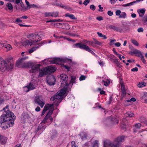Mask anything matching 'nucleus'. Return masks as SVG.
Returning a JSON list of instances; mask_svg holds the SVG:
<instances>
[{
  "label": "nucleus",
  "instance_id": "nucleus-18",
  "mask_svg": "<svg viewBox=\"0 0 147 147\" xmlns=\"http://www.w3.org/2000/svg\"><path fill=\"white\" fill-rule=\"evenodd\" d=\"M54 110V108L53 107L49 111L47 115L44 118V120H47L50 117L51 115L53 113Z\"/></svg>",
  "mask_w": 147,
  "mask_h": 147
},
{
  "label": "nucleus",
  "instance_id": "nucleus-26",
  "mask_svg": "<svg viewBox=\"0 0 147 147\" xmlns=\"http://www.w3.org/2000/svg\"><path fill=\"white\" fill-rule=\"evenodd\" d=\"M65 16L69 17L72 19L76 20V19L74 16L73 14H69L68 13H66L65 14Z\"/></svg>",
  "mask_w": 147,
  "mask_h": 147
},
{
  "label": "nucleus",
  "instance_id": "nucleus-53",
  "mask_svg": "<svg viewBox=\"0 0 147 147\" xmlns=\"http://www.w3.org/2000/svg\"><path fill=\"white\" fill-rule=\"evenodd\" d=\"M137 31L138 32H143L144 31V29L142 28H139L138 29Z\"/></svg>",
  "mask_w": 147,
  "mask_h": 147
},
{
  "label": "nucleus",
  "instance_id": "nucleus-56",
  "mask_svg": "<svg viewBox=\"0 0 147 147\" xmlns=\"http://www.w3.org/2000/svg\"><path fill=\"white\" fill-rule=\"evenodd\" d=\"M140 58L142 62L144 63H146V61L144 58V56L143 55L141 57H140Z\"/></svg>",
  "mask_w": 147,
  "mask_h": 147
},
{
  "label": "nucleus",
  "instance_id": "nucleus-19",
  "mask_svg": "<svg viewBox=\"0 0 147 147\" xmlns=\"http://www.w3.org/2000/svg\"><path fill=\"white\" fill-rule=\"evenodd\" d=\"M79 135L82 140H84L86 139L87 134L85 132H81L79 134Z\"/></svg>",
  "mask_w": 147,
  "mask_h": 147
},
{
  "label": "nucleus",
  "instance_id": "nucleus-22",
  "mask_svg": "<svg viewBox=\"0 0 147 147\" xmlns=\"http://www.w3.org/2000/svg\"><path fill=\"white\" fill-rule=\"evenodd\" d=\"M145 9H138V12L140 14V16H142L143 14H144L145 11Z\"/></svg>",
  "mask_w": 147,
  "mask_h": 147
},
{
  "label": "nucleus",
  "instance_id": "nucleus-15",
  "mask_svg": "<svg viewBox=\"0 0 147 147\" xmlns=\"http://www.w3.org/2000/svg\"><path fill=\"white\" fill-rule=\"evenodd\" d=\"M30 118V116L29 115L26 113H24L22 114L21 116V120L23 123H25Z\"/></svg>",
  "mask_w": 147,
  "mask_h": 147
},
{
  "label": "nucleus",
  "instance_id": "nucleus-37",
  "mask_svg": "<svg viewBox=\"0 0 147 147\" xmlns=\"http://www.w3.org/2000/svg\"><path fill=\"white\" fill-rule=\"evenodd\" d=\"M136 3V1H134L132 2H131V3H129L125 4H124V6H126H126H130L131 5H134V3Z\"/></svg>",
  "mask_w": 147,
  "mask_h": 147
},
{
  "label": "nucleus",
  "instance_id": "nucleus-39",
  "mask_svg": "<svg viewBox=\"0 0 147 147\" xmlns=\"http://www.w3.org/2000/svg\"><path fill=\"white\" fill-rule=\"evenodd\" d=\"M142 21L145 24L147 25V15L143 18Z\"/></svg>",
  "mask_w": 147,
  "mask_h": 147
},
{
  "label": "nucleus",
  "instance_id": "nucleus-29",
  "mask_svg": "<svg viewBox=\"0 0 147 147\" xmlns=\"http://www.w3.org/2000/svg\"><path fill=\"white\" fill-rule=\"evenodd\" d=\"M146 83L144 82H141L139 83V84L138 85V86L139 88L143 87L146 86Z\"/></svg>",
  "mask_w": 147,
  "mask_h": 147
},
{
  "label": "nucleus",
  "instance_id": "nucleus-52",
  "mask_svg": "<svg viewBox=\"0 0 147 147\" xmlns=\"http://www.w3.org/2000/svg\"><path fill=\"white\" fill-rule=\"evenodd\" d=\"M121 11L119 10H117L115 12V14L116 15L118 16L120 15L121 13Z\"/></svg>",
  "mask_w": 147,
  "mask_h": 147
},
{
  "label": "nucleus",
  "instance_id": "nucleus-63",
  "mask_svg": "<svg viewBox=\"0 0 147 147\" xmlns=\"http://www.w3.org/2000/svg\"><path fill=\"white\" fill-rule=\"evenodd\" d=\"M138 70V69L137 67H135L134 68H133L131 69V71H137Z\"/></svg>",
  "mask_w": 147,
  "mask_h": 147
},
{
  "label": "nucleus",
  "instance_id": "nucleus-38",
  "mask_svg": "<svg viewBox=\"0 0 147 147\" xmlns=\"http://www.w3.org/2000/svg\"><path fill=\"white\" fill-rule=\"evenodd\" d=\"M114 62L116 64L117 66V67L119 68L121 67V65L118 60L117 59H115L114 61Z\"/></svg>",
  "mask_w": 147,
  "mask_h": 147
},
{
  "label": "nucleus",
  "instance_id": "nucleus-1",
  "mask_svg": "<svg viewBox=\"0 0 147 147\" xmlns=\"http://www.w3.org/2000/svg\"><path fill=\"white\" fill-rule=\"evenodd\" d=\"M3 110L4 111L3 114L0 117V123H9V121L14 120L16 119V116L9 109L8 106L7 105Z\"/></svg>",
  "mask_w": 147,
  "mask_h": 147
},
{
  "label": "nucleus",
  "instance_id": "nucleus-48",
  "mask_svg": "<svg viewBox=\"0 0 147 147\" xmlns=\"http://www.w3.org/2000/svg\"><path fill=\"white\" fill-rule=\"evenodd\" d=\"M86 77L83 75H81L80 78V81L84 80L85 79Z\"/></svg>",
  "mask_w": 147,
  "mask_h": 147
},
{
  "label": "nucleus",
  "instance_id": "nucleus-3",
  "mask_svg": "<svg viewBox=\"0 0 147 147\" xmlns=\"http://www.w3.org/2000/svg\"><path fill=\"white\" fill-rule=\"evenodd\" d=\"M68 88L64 87L63 89L58 91L57 93L50 99L51 101H54L55 105L58 106L59 104L61 102L63 96L67 92Z\"/></svg>",
  "mask_w": 147,
  "mask_h": 147
},
{
  "label": "nucleus",
  "instance_id": "nucleus-40",
  "mask_svg": "<svg viewBox=\"0 0 147 147\" xmlns=\"http://www.w3.org/2000/svg\"><path fill=\"white\" fill-rule=\"evenodd\" d=\"M97 140H95L93 144V147H98V143Z\"/></svg>",
  "mask_w": 147,
  "mask_h": 147
},
{
  "label": "nucleus",
  "instance_id": "nucleus-28",
  "mask_svg": "<svg viewBox=\"0 0 147 147\" xmlns=\"http://www.w3.org/2000/svg\"><path fill=\"white\" fill-rule=\"evenodd\" d=\"M121 90L122 92V93L124 95L125 94H126V90H125L124 86L123 85V84H122V83L121 84Z\"/></svg>",
  "mask_w": 147,
  "mask_h": 147
},
{
  "label": "nucleus",
  "instance_id": "nucleus-60",
  "mask_svg": "<svg viewBox=\"0 0 147 147\" xmlns=\"http://www.w3.org/2000/svg\"><path fill=\"white\" fill-rule=\"evenodd\" d=\"M25 3L27 6V7H28V9H29L30 4L26 0H25Z\"/></svg>",
  "mask_w": 147,
  "mask_h": 147
},
{
  "label": "nucleus",
  "instance_id": "nucleus-20",
  "mask_svg": "<svg viewBox=\"0 0 147 147\" xmlns=\"http://www.w3.org/2000/svg\"><path fill=\"white\" fill-rule=\"evenodd\" d=\"M6 141L5 138L0 135V144H4L6 143Z\"/></svg>",
  "mask_w": 147,
  "mask_h": 147
},
{
  "label": "nucleus",
  "instance_id": "nucleus-9",
  "mask_svg": "<svg viewBox=\"0 0 147 147\" xmlns=\"http://www.w3.org/2000/svg\"><path fill=\"white\" fill-rule=\"evenodd\" d=\"M74 47H78L81 49H84L92 54L94 53L91 50L89 47L87 46L80 43H76L74 45Z\"/></svg>",
  "mask_w": 147,
  "mask_h": 147
},
{
  "label": "nucleus",
  "instance_id": "nucleus-49",
  "mask_svg": "<svg viewBox=\"0 0 147 147\" xmlns=\"http://www.w3.org/2000/svg\"><path fill=\"white\" fill-rule=\"evenodd\" d=\"M5 27V26L3 24L1 21H0V28L3 29Z\"/></svg>",
  "mask_w": 147,
  "mask_h": 147
},
{
  "label": "nucleus",
  "instance_id": "nucleus-14",
  "mask_svg": "<svg viewBox=\"0 0 147 147\" xmlns=\"http://www.w3.org/2000/svg\"><path fill=\"white\" fill-rule=\"evenodd\" d=\"M34 101L36 104L38 105L41 108L43 107L45 104L44 102L40 100L39 96H36L35 98Z\"/></svg>",
  "mask_w": 147,
  "mask_h": 147
},
{
  "label": "nucleus",
  "instance_id": "nucleus-21",
  "mask_svg": "<svg viewBox=\"0 0 147 147\" xmlns=\"http://www.w3.org/2000/svg\"><path fill=\"white\" fill-rule=\"evenodd\" d=\"M110 28L111 29H113L118 32H121L122 30V29H121L119 27H116L114 26H111Z\"/></svg>",
  "mask_w": 147,
  "mask_h": 147
},
{
  "label": "nucleus",
  "instance_id": "nucleus-55",
  "mask_svg": "<svg viewBox=\"0 0 147 147\" xmlns=\"http://www.w3.org/2000/svg\"><path fill=\"white\" fill-rule=\"evenodd\" d=\"M147 98V93L145 92L144 93V95L142 96V98L145 100L146 98Z\"/></svg>",
  "mask_w": 147,
  "mask_h": 147
},
{
  "label": "nucleus",
  "instance_id": "nucleus-30",
  "mask_svg": "<svg viewBox=\"0 0 147 147\" xmlns=\"http://www.w3.org/2000/svg\"><path fill=\"white\" fill-rule=\"evenodd\" d=\"M141 126V125L140 123H136L135 124V127L134 128V130L135 131V130L137 129H140Z\"/></svg>",
  "mask_w": 147,
  "mask_h": 147
},
{
  "label": "nucleus",
  "instance_id": "nucleus-58",
  "mask_svg": "<svg viewBox=\"0 0 147 147\" xmlns=\"http://www.w3.org/2000/svg\"><path fill=\"white\" fill-rule=\"evenodd\" d=\"M90 8L93 11L94 10L96 9L95 7L93 5H90Z\"/></svg>",
  "mask_w": 147,
  "mask_h": 147
},
{
  "label": "nucleus",
  "instance_id": "nucleus-47",
  "mask_svg": "<svg viewBox=\"0 0 147 147\" xmlns=\"http://www.w3.org/2000/svg\"><path fill=\"white\" fill-rule=\"evenodd\" d=\"M94 43L95 45L97 44L99 45H101L102 43V42H99L96 40L94 41Z\"/></svg>",
  "mask_w": 147,
  "mask_h": 147
},
{
  "label": "nucleus",
  "instance_id": "nucleus-6",
  "mask_svg": "<svg viewBox=\"0 0 147 147\" xmlns=\"http://www.w3.org/2000/svg\"><path fill=\"white\" fill-rule=\"evenodd\" d=\"M56 70V68L53 66H50L44 69H40L39 71V77H42L45 75L53 73Z\"/></svg>",
  "mask_w": 147,
  "mask_h": 147
},
{
  "label": "nucleus",
  "instance_id": "nucleus-34",
  "mask_svg": "<svg viewBox=\"0 0 147 147\" xmlns=\"http://www.w3.org/2000/svg\"><path fill=\"white\" fill-rule=\"evenodd\" d=\"M76 77L74 76H71V79L70 81V83H72V85L74 83H75L76 82Z\"/></svg>",
  "mask_w": 147,
  "mask_h": 147
},
{
  "label": "nucleus",
  "instance_id": "nucleus-35",
  "mask_svg": "<svg viewBox=\"0 0 147 147\" xmlns=\"http://www.w3.org/2000/svg\"><path fill=\"white\" fill-rule=\"evenodd\" d=\"M109 83L110 81L108 80L106 81H102V84L106 86H108L109 85Z\"/></svg>",
  "mask_w": 147,
  "mask_h": 147
},
{
  "label": "nucleus",
  "instance_id": "nucleus-51",
  "mask_svg": "<svg viewBox=\"0 0 147 147\" xmlns=\"http://www.w3.org/2000/svg\"><path fill=\"white\" fill-rule=\"evenodd\" d=\"M88 45L92 46L93 47H95V45L94 44V42H88Z\"/></svg>",
  "mask_w": 147,
  "mask_h": 147
},
{
  "label": "nucleus",
  "instance_id": "nucleus-42",
  "mask_svg": "<svg viewBox=\"0 0 147 147\" xmlns=\"http://www.w3.org/2000/svg\"><path fill=\"white\" fill-rule=\"evenodd\" d=\"M44 14L46 17H52V13L51 12H46Z\"/></svg>",
  "mask_w": 147,
  "mask_h": 147
},
{
  "label": "nucleus",
  "instance_id": "nucleus-7",
  "mask_svg": "<svg viewBox=\"0 0 147 147\" xmlns=\"http://www.w3.org/2000/svg\"><path fill=\"white\" fill-rule=\"evenodd\" d=\"M24 67L26 68L30 67L31 70H30L31 72L34 73L37 72L40 70V67L41 65L40 64L34 65L31 63H28L24 64Z\"/></svg>",
  "mask_w": 147,
  "mask_h": 147
},
{
  "label": "nucleus",
  "instance_id": "nucleus-16",
  "mask_svg": "<svg viewBox=\"0 0 147 147\" xmlns=\"http://www.w3.org/2000/svg\"><path fill=\"white\" fill-rule=\"evenodd\" d=\"M28 57H25L21 58H19L17 61L16 66L18 67H20L22 61L28 58Z\"/></svg>",
  "mask_w": 147,
  "mask_h": 147
},
{
  "label": "nucleus",
  "instance_id": "nucleus-62",
  "mask_svg": "<svg viewBox=\"0 0 147 147\" xmlns=\"http://www.w3.org/2000/svg\"><path fill=\"white\" fill-rule=\"evenodd\" d=\"M45 105H47V107H48V109H49L50 108H51V107H53L54 106V104H46Z\"/></svg>",
  "mask_w": 147,
  "mask_h": 147
},
{
  "label": "nucleus",
  "instance_id": "nucleus-33",
  "mask_svg": "<svg viewBox=\"0 0 147 147\" xmlns=\"http://www.w3.org/2000/svg\"><path fill=\"white\" fill-rule=\"evenodd\" d=\"M126 16V14L125 12H122L119 16V18H125Z\"/></svg>",
  "mask_w": 147,
  "mask_h": 147
},
{
  "label": "nucleus",
  "instance_id": "nucleus-61",
  "mask_svg": "<svg viewBox=\"0 0 147 147\" xmlns=\"http://www.w3.org/2000/svg\"><path fill=\"white\" fill-rule=\"evenodd\" d=\"M98 7L99 8V9L98 10V11H101L102 12L103 11V7H101V5H98Z\"/></svg>",
  "mask_w": 147,
  "mask_h": 147
},
{
  "label": "nucleus",
  "instance_id": "nucleus-64",
  "mask_svg": "<svg viewBox=\"0 0 147 147\" xmlns=\"http://www.w3.org/2000/svg\"><path fill=\"white\" fill-rule=\"evenodd\" d=\"M96 19L100 21L103 20V18L102 16L98 17L96 18Z\"/></svg>",
  "mask_w": 147,
  "mask_h": 147
},
{
  "label": "nucleus",
  "instance_id": "nucleus-57",
  "mask_svg": "<svg viewBox=\"0 0 147 147\" xmlns=\"http://www.w3.org/2000/svg\"><path fill=\"white\" fill-rule=\"evenodd\" d=\"M89 0H86L84 2L83 4L85 5H88V4L89 3Z\"/></svg>",
  "mask_w": 147,
  "mask_h": 147
},
{
  "label": "nucleus",
  "instance_id": "nucleus-46",
  "mask_svg": "<svg viewBox=\"0 0 147 147\" xmlns=\"http://www.w3.org/2000/svg\"><path fill=\"white\" fill-rule=\"evenodd\" d=\"M7 6L9 9L11 10L13 9V7L11 3L7 4Z\"/></svg>",
  "mask_w": 147,
  "mask_h": 147
},
{
  "label": "nucleus",
  "instance_id": "nucleus-43",
  "mask_svg": "<svg viewBox=\"0 0 147 147\" xmlns=\"http://www.w3.org/2000/svg\"><path fill=\"white\" fill-rule=\"evenodd\" d=\"M59 12L57 11L52 13V17H56L58 15Z\"/></svg>",
  "mask_w": 147,
  "mask_h": 147
},
{
  "label": "nucleus",
  "instance_id": "nucleus-50",
  "mask_svg": "<svg viewBox=\"0 0 147 147\" xmlns=\"http://www.w3.org/2000/svg\"><path fill=\"white\" fill-rule=\"evenodd\" d=\"M55 5L59 7L63 8V5L61 3H55Z\"/></svg>",
  "mask_w": 147,
  "mask_h": 147
},
{
  "label": "nucleus",
  "instance_id": "nucleus-10",
  "mask_svg": "<svg viewBox=\"0 0 147 147\" xmlns=\"http://www.w3.org/2000/svg\"><path fill=\"white\" fill-rule=\"evenodd\" d=\"M35 87V84L34 82V81L32 80L28 85L24 87V89L25 92H28L30 90L34 89Z\"/></svg>",
  "mask_w": 147,
  "mask_h": 147
},
{
  "label": "nucleus",
  "instance_id": "nucleus-54",
  "mask_svg": "<svg viewBox=\"0 0 147 147\" xmlns=\"http://www.w3.org/2000/svg\"><path fill=\"white\" fill-rule=\"evenodd\" d=\"M4 100L2 97L0 95V104H3L4 102Z\"/></svg>",
  "mask_w": 147,
  "mask_h": 147
},
{
  "label": "nucleus",
  "instance_id": "nucleus-2",
  "mask_svg": "<svg viewBox=\"0 0 147 147\" xmlns=\"http://www.w3.org/2000/svg\"><path fill=\"white\" fill-rule=\"evenodd\" d=\"M13 60L12 57L8 58L6 62L2 58L0 57V71L2 72L6 70L13 69Z\"/></svg>",
  "mask_w": 147,
  "mask_h": 147
},
{
  "label": "nucleus",
  "instance_id": "nucleus-23",
  "mask_svg": "<svg viewBox=\"0 0 147 147\" xmlns=\"http://www.w3.org/2000/svg\"><path fill=\"white\" fill-rule=\"evenodd\" d=\"M32 45V43L31 42H30L28 40H26L23 42L22 45L26 47L28 46H31Z\"/></svg>",
  "mask_w": 147,
  "mask_h": 147
},
{
  "label": "nucleus",
  "instance_id": "nucleus-59",
  "mask_svg": "<svg viewBox=\"0 0 147 147\" xmlns=\"http://www.w3.org/2000/svg\"><path fill=\"white\" fill-rule=\"evenodd\" d=\"M107 14L110 16H112L113 14V12L111 11H109L107 12Z\"/></svg>",
  "mask_w": 147,
  "mask_h": 147
},
{
  "label": "nucleus",
  "instance_id": "nucleus-5",
  "mask_svg": "<svg viewBox=\"0 0 147 147\" xmlns=\"http://www.w3.org/2000/svg\"><path fill=\"white\" fill-rule=\"evenodd\" d=\"M67 60L71 62L72 61V60L70 59L59 58H53L51 59H45L44 61L45 64H49L50 63L58 64L59 62H64Z\"/></svg>",
  "mask_w": 147,
  "mask_h": 147
},
{
  "label": "nucleus",
  "instance_id": "nucleus-8",
  "mask_svg": "<svg viewBox=\"0 0 147 147\" xmlns=\"http://www.w3.org/2000/svg\"><path fill=\"white\" fill-rule=\"evenodd\" d=\"M60 82L61 83V86H65L68 88V86L69 85L67 81L68 80L67 76L65 74H62L60 75V77L59 78Z\"/></svg>",
  "mask_w": 147,
  "mask_h": 147
},
{
  "label": "nucleus",
  "instance_id": "nucleus-4",
  "mask_svg": "<svg viewBox=\"0 0 147 147\" xmlns=\"http://www.w3.org/2000/svg\"><path fill=\"white\" fill-rule=\"evenodd\" d=\"M125 136H119L113 142L109 141H105L104 142V147H120L121 143L124 141Z\"/></svg>",
  "mask_w": 147,
  "mask_h": 147
},
{
  "label": "nucleus",
  "instance_id": "nucleus-25",
  "mask_svg": "<svg viewBox=\"0 0 147 147\" xmlns=\"http://www.w3.org/2000/svg\"><path fill=\"white\" fill-rule=\"evenodd\" d=\"M20 5L21 7V9L22 11H25L26 10L28 9V7H25L24 3L22 2L20 3Z\"/></svg>",
  "mask_w": 147,
  "mask_h": 147
},
{
  "label": "nucleus",
  "instance_id": "nucleus-17",
  "mask_svg": "<svg viewBox=\"0 0 147 147\" xmlns=\"http://www.w3.org/2000/svg\"><path fill=\"white\" fill-rule=\"evenodd\" d=\"M130 53L131 55H133L132 54H135L136 56L140 57L143 55L141 51L137 49L134 50L133 51L131 52Z\"/></svg>",
  "mask_w": 147,
  "mask_h": 147
},
{
  "label": "nucleus",
  "instance_id": "nucleus-32",
  "mask_svg": "<svg viewBox=\"0 0 147 147\" xmlns=\"http://www.w3.org/2000/svg\"><path fill=\"white\" fill-rule=\"evenodd\" d=\"M38 47H35L32 48L29 51V53H32L36 50L37 48Z\"/></svg>",
  "mask_w": 147,
  "mask_h": 147
},
{
  "label": "nucleus",
  "instance_id": "nucleus-41",
  "mask_svg": "<svg viewBox=\"0 0 147 147\" xmlns=\"http://www.w3.org/2000/svg\"><path fill=\"white\" fill-rule=\"evenodd\" d=\"M63 8H64L65 9L67 10H72V9L69 6L63 5Z\"/></svg>",
  "mask_w": 147,
  "mask_h": 147
},
{
  "label": "nucleus",
  "instance_id": "nucleus-45",
  "mask_svg": "<svg viewBox=\"0 0 147 147\" xmlns=\"http://www.w3.org/2000/svg\"><path fill=\"white\" fill-rule=\"evenodd\" d=\"M22 21L20 20V18H18L15 21L14 23L18 24H20L19 23L21 22Z\"/></svg>",
  "mask_w": 147,
  "mask_h": 147
},
{
  "label": "nucleus",
  "instance_id": "nucleus-31",
  "mask_svg": "<svg viewBox=\"0 0 147 147\" xmlns=\"http://www.w3.org/2000/svg\"><path fill=\"white\" fill-rule=\"evenodd\" d=\"M48 109V107H47V105H45L44 107V109L42 112V116L44 115L46 112V111Z\"/></svg>",
  "mask_w": 147,
  "mask_h": 147
},
{
  "label": "nucleus",
  "instance_id": "nucleus-27",
  "mask_svg": "<svg viewBox=\"0 0 147 147\" xmlns=\"http://www.w3.org/2000/svg\"><path fill=\"white\" fill-rule=\"evenodd\" d=\"M3 45L4 47L6 48L8 50H9L11 49L12 47L10 45L6 43L3 44Z\"/></svg>",
  "mask_w": 147,
  "mask_h": 147
},
{
  "label": "nucleus",
  "instance_id": "nucleus-44",
  "mask_svg": "<svg viewBox=\"0 0 147 147\" xmlns=\"http://www.w3.org/2000/svg\"><path fill=\"white\" fill-rule=\"evenodd\" d=\"M38 6L37 5L31 4L30 5L29 9L30 8H38Z\"/></svg>",
  "mask_w": 147,
  "mask_h": 147
},
{
  "label": "nucleus",
  "instance_id": "nucleus-24",
  "mask_svg": "<svg viewBox=\"0 0 147 147\" xmlns=\"http://www.w3.org/2000/svg\"><path fill=\"white\" fill-rule=\"evenodd\" d=\"M134 114L130 112H128L126 113L125 114V116L126 117H131L134 116Z\"/></svg>",
  "mask_w": 147,
  "mask_h": 147
},
{
  "label": "nucleus",
  "instance_id": "nucleus-11",
  "mask_svg": "<svg viewBox=\"0 0 147 147\" xmlns=\"http://www.w3.org/2000/svg\"><path fill=\"white\" fill-rule=\"evenodd\" d=\"M29 39L33 42H36L38 41L41 40V38L40 37L39 35L35 34H32L29 36Z\"/></svg>",
  "mask_w": 147,
  "mask_h": 147
},
{
  "label": "nucleus",
  "instance_id": "nucleus-13",
  "mask_svg": "<svg viewBox=\"0 0 147 147\" xmlns=\"http://www.w3.org/2000/svg\"><path fill=\"white\" fill-rule=\"evenodd\" d=\"M9 123H1V127L3 129L5 130L7 128L12 126L14 123V121L12 120L11 121H9Z\"/></svg>",
  "mask_w": 147,
  "mask_h": 147
},
{
  "label": "nucleus",
  "instance_id": "nucleus-36",
  "mask_svg": "<svg viewBox=\"0 0 147 147\" xmlns=\"http://www.w3.org/2000/svg\"><path fill=\"white\" fill-rule=\"evenodd\" d=\"M131 42L133 43L134 45L136 46H138L139 45V43L138 42L135 40L132 39L131 40Z\"/></svg>",
  "mask_w": 147,
  "mask_h": 147
},
{
  "label": "nucleus",
  "instance_id": "nucleus-12",
  "mask_svg": "<svg viewBox=\"0 0 147 147\" xmlns=\"http://www.w3.org/2000/svg\"><path fill=\"white\" fill-rule=\"evenodd\" d=\"M55 81V78L53 75L49 76L47 78V82L50 86L54 85Z\"/></svg>",
  "mask_w": 147,
  "mask_h": 147
}]
</instances>
